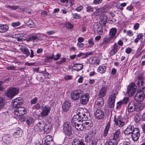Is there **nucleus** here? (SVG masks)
Segmentation results:
<instances>
[{
  "label": "nucleus",
  "mask_w": 145,
  "mask_h": 145,
  "mask_svg": "<svg viewBox=\"0 0 145 145\" xmlns=\"http://www.w3.org/2000/svg\"><path fill=\"white\" fill-rule=\"evenodd\" d=\"M44 142L42 145H50V143L52 141V137L51 135H47L44 138Z\"/></svg>",
  "instance_id": "bb28decb"
},
{
  "label": "nucleus",
  "mask_w": 145,
  "mask_h": 145,
  "mask_svg": "<svg viewBox=\"0 0 145 145\" xmlns=\"http://www.w3.org/2000/svg\"><path fill=\"white\" fill-rule=\"evenodd\" d=\"M19 91V89L18 88L10 87L6 90L5 95L9 98H12L18 93Z\"/></svg>",
  "instance_id": "f03ea898"
},
{
  "label": "nucleus",
  "mask_w": 145,
  "mask_h": 145,
  "mask_svg": "<svg viewBox=\"0 0 145 145\" xmlns=\"http://www.w3.org/2000/svg\"><path fill=\"white\" fill-rule=\"evenodd\" d=\"M52 55L53 56V59L55 61L58 60L61 56V54L59 53H57L55 56H54V54Z\"/></svg>",
  "instance_id": "c03bdc74"
},
{
  "label": "nucleus",
  "mask_w": 145,
  "mask_h": 145,
  "mask_svg": "<svg viewBox=\"0 0 145 145\" xmlns=\"http://www.w3.org/2000/svg\"><path fill=\"white\" fill-rule=\"evenodd\" d=\"M9 28L7 24H0V32L4 33Z\"/></svg>",
  "instance_id": "c756f323"
},
{
  "label": "nucleus",
  "mask_w": 145,
  "mask_h": 145,
  "mask_svg": "<svg viewBox=\"0 0 145 145\" xmlns=\"http://www.w3.org/2000/svg\"><path fill=\"white\" fill-rule=\"evenodd\" d=\"M137 85L139 87H141L142 89H144V87L143 86L144 82L143 79L141 77L139 78V80L137 83Z\"/></svg>",
  "instance_id": "72a5a7b5"
},
{
  "label": "nucleus",
  "mask_w": 145,
  "mask_h": 145,
  "mask_svg": "<svg viewBox=\"0 0 145 145\" xmlns=\"http://www.w3.org/2000/svg\"><path fill=\"white\" fill-rule=\"evenodd\" d=\"M133 131L131 134L132 139L134 141H137L140 136V130L138 128L135 127Z\"/></svg>",
  "instance_id": "f8f14e48"
},
{
  "label": "nucleus",
  "mask_w": 145,
  "mask_h": 145,
  "mask_svg": "<svg viewBox=\"0 0 145 145\" xmlns=\"http://www.w3.org/2000/svg\"><path fill=\"white\" fill-rule=\"evenodd\" d=\"M134 119L136 122H139L140 120V118L138 114H137L135 116Z\"/></svg>",
  "instance_id": "5fc2aeb1"
},
{
  "label": "nucleus",
  "mask_w": 145,
  "mask_h": 145,
  "mask_svg": "<svg viewBox=\"0 0 145 145\" xmlns=\"http://www.w3.org/2000/svg\"><path fill=\"white\" fill-rule=\"evenodd\" d=\"M120 133V129L117 130L114 134L113 138L110 140L108 144L110 145H117L119 140Z\"/></svg>",
  "instance_id": "7ed1b4c3"
},
{
  "label": "nucleus",
  "mask_w": 145,
  "mask_h": 145,
  "mask_svg": "<svg viewBox=\"0 0 145 145\" xmlns=\"http://www.w3.org/2000/svg\"><path fill=\"white\" fill-rule=\"evenodd\" d=\"M84 80V77L82 76H80L78 78V82L79 83H81L83 82Z\"/></svg>",
  "instance_id": "774afa93"
},
{
  "label": "nucleus",
  "mask_w": 145,
  "mask_h": 145,
  "mask_svg": "<svg viewBox=\"0 0 145 145\" xmlns=\"http://www.w3.org/2000/svg\"><path fill=\"white\" fill-rule=\"evenodd\" d=\"M86 11L88 12H93L94 10L93 7L91 6H87L86 7Z\"/></svg>",
  "instance_id": "49530a36"
},
{
  "label": "nucleus",
  "mask_w": 145,
  "mask_h": 145,
  "mask_svg": "<svg viewBox=\"0 0 145 145\" xmlns=\"http://www.w3.org/2000/svg\"><path fill=\"white\" fill-rule=\"evenodd\" d=\"M51 110V107L48 105H45L42 108V112L40 113V116L43 118L47 116Z\"/></svg>",
  "instance_id": "9d476101"
},
{
  "label": "nucleus",
  "mask_w": 145,
  "mask_h": 145,
  "mask_svg": "<svg viewBox=\"0 0 145 145\" xmlns=\"http://www.w3.org/2000/svg\"><path fill=\"white\" fill-rule=\"evenodd\" d=\"M135 128L133 125H129L127 128L124 131L125 134L126 135L131 134Z\"/></svg>",
  "instance_id": "5701e85b"
},
{
  "label": "nucleus",
  "mask_w": 145,
  "mask_h": 145,
  "mask_svg": "<svg viewBox=\"0 0 145 145\" xmlns=\"http://www.w3.org/2000/svg\"><path fill=\"white\" fill-rule=\"evenodd\" d=\"M127 35L129 36L132 37L133 35V33L131 31L128 30L127 31Z\"/></svg>",
  "instance_id": "13d9d810"
},
{
  "label": "nucleus",
  "mask_w": 145,
  "mask_h": 145,
  "mask_svg": "<svg viewBox=\"0 0 145 145\" xmlns=\"http://www.w3.org/2000/svg\"><path fill=\"white\" fill-rule=\"evenodd\" d=\"M94 32L95 33H98L100 32L99 27L97 26V27H95L94 28Z\"/></svg>",
  "instance_id": "bf43d9fd"
},
{
  "label": "nucleus",
  "mask_w": 145,
  "mask_h": 145,
  "mask_svg": "<svg viewBox=\"0 0 145 145\" xmlns=\"http://www.w3.org/2000/svg\"><path fill=\"white\" fill-rule=\"evenodd\" d=\"M112 94L110 95L109 99L108 101V103L109 107L113 108L114 105L115 98L117 94L116 91L115 90L113 91Z\"/></svg>",
  "instance_id": "0eeeda50"
},
{
  "label": "nucleus",
  "mask_w": 145,
  "mask_h": 145,
  "mask_svg": "<svg viewBox=\"0 0 145 145\" xmlns=\"http://www.w3.org/2000/svg\"><path fill=\"white\" fill-rule=\"evenodd\" d=\"M72 145H85L84 141L78 139H74L72 142Z\"/></svg>",
  "instance_id": "c85d7f7f"
},
{
  "label": "nucleus",
  "mask_w": 145,
  "mask_h": 145,
  "mask_svg": "<svg viewBox=\"0 0 145 145\" xmlns=\"http://www.w3.org/2000/svg\"><path fill=\"white\" fill-rule=\"evenodd\" d=\"M132 51V49L130 48H128L125 49V52L127 54L131 53Z\"/></svg>",
  "instance_id": "69168bd1"
},
{
  "label": "nucleus",
  "mask_w": 145,
  "mask_h": 145,
  "mask_svg": "<svg viewBox=\"0 0 145 145\" xmlns=\"http://www.w3.org/2000/svg\"><path fill=\"white\" fill-rule=\"evenodd\" d=\"M71 104L70 102L68 101H65L63 103L62 108L64 111L67 112L69 109Z\"/></svg>",
  "instance_id": "393cba45"
},
{
  "label": "nucleus",
  "mask_w": 145,
  "mask_h": 145,
  "mask_svg": "<svg viewBox=\"0 0 145 145\" xmlns=\"http://www.w3.org/2000/svg\"><path fill=\"white\" fill-rule=\"evenodd\" d=\"M72 78V76L71 75H66L64 76V79L65 80H69Z\"/></svg>",
  "instance_id": "de8ad7c7"
},
{
  "label": "nucleus",
  "mask_w": 145,
  "mask_h": 145,
  "mask_svg": "<svg viewBox=\"0 0 145 145\" xmlns=\"http://www.w3.org/2000/svg\"><path fill=\"white\" fill-rule=\"evenodd\" d=\"M3 141L7 144H8L11 141V138L9 135H5L2 137Z\"/></svg>",
  "instance_id": "cd10ccee"
},
{
  "label": "nucleus",
  "mask_w": 145,
  "mask_h": 145,
  "mask_svg": "<svg viewBox=\"0 0 145 145\" xmlns=\"http://www.w3.org/2000/svg\"><path fill=\"white\" fill-rule=\"evenodd\" d=\"M92 53L91 52L83 53L82 52L80 53L77 55V57H81L82 58L84 59L86 58L88 56L90 55Z\"/></svg>",
  "instance_id": "7c9ffc66"
},
{
  "label": "nucleus",
  "mask_w": 145,
  "mask_h": 145,
  "mask_svg": "<svg viewBox=\"0 0 145 145\" xmlns=\"http://www.w3.org/2000/svg\"><path fill=\"white\" fill-rule=\"evenodd\" d=\"M84 122H83L82 124L84 127L86 129L89 130L91 128V125L90 124V121H85Z\"/></svg>",
  "instance_id": "2f4dec72"
},
{
  "label": "nucleus",
  "mask_w": 145,
  "mask_h": 145,
  "mask_svg": "<svg viewBox=\"0 0 145 145\" xmlns=\"http://www.w3.org/2000/svg\"><path fill=\"white\" fill-rule=\"evenodd\" d=\"M137 87L135 83H131L128 86L127 93L129 96L133 95L135 93Z\"/></svg>",
  "instance_id": "6e6552de"
},
{
  "label": "nucleus",
  "mask_w": 145,
  "mask_h": 145,
  "mask_svg": "<svg viewBox=\"0 0 145 145\" xmlns=\"http://www.w3.org/2000/svg\"><path fill=\"white\" fill-rule=\"evenodd\" d=\"M81 111L82 113L80 112L79 114L82 117L83 121H87L89 119V114L87 109H81Z\"/></svg>",
  "instance_id": "a211bd4d"
},
{
  "label": "nucleus",
  "mask_w": 145,
  "mask_h": 145,
  "mask_svg": "<svg viewBox=\"0 0 145 145\" xmlns=\"http://www.w3.org/2000/svg\"><path fill=\"white\" fill-rule=\"evenodd\" d=\"M117 29L115 28H113L110 29L109 33V35L110 36V38L107 39L108 41H110L111 39L114 38H115L117 36L115 37L116 34L117 33Z\"/></svg>",
  "instance_id": "4be33fe9"
},
{
  "label": "nucleus",
  "mask_w": 145,
  "mask_h": 145,
  "mask_svg": "<svg viewBox=\"0 0 145 145\" xmlns=\"http://www.w3.org/2000/svg\"><path fill=\"white\" fill-rule=\"evenodd\" d=\"M129 100V98L128 97H126L124 98L122 101H122V103L123 104H126L128 103Z\"/></svg>",
  "instance_id": "864d4df0"
},
{
  "label": "nucleus",
  "mask_w": 145,
  "mask_h": 145,
  "mask_svg": "<svg viewBox=\"0 0 145 145\" xmlns=\"http://www.w3.org/2000/svg\"><path fill=\"white\" fill-rule=\"evenodd\" d=\"M75 126H72L74 127H75L76 130L78 131H81L83 130L84 129V127L83 126L82 123L80 124V123H78L76 124H75Z\"/></svg>",
  "instance_id": "c9c22d12"
},
{
  "label": "nucleus",
  "mask_w": 145,
  "mask_h": 145,
  "mask_svg": "<svg viewBox=\"0 0 145 145\" xmlns=\"http://www.w3.org/2000/svg\"><path fill=\"white\" fill-rule=\"evenodd\" d=\"M83 65L81 64L76 63L73 66V67L75 68L74 70L78 71L82 69Z\"/></svg>",
  "instance_id": "f704fd0d"
},
{
  "label": "nucleus",
  "mask_w": 145,
  "mask_h": 145,
  "mask_svg": "<svg viewBox=\"0 0 145 145\" xmlns=\"http://www.w3.org/2000/svg\"><path fill=\"white\" fill-rule=\"evenodd\" d=\"M107 17L106 16L103 15V18L100 19V25L102 27V28L100 29V33H102L103 29L105 30V27L106 26V23L107 22ZM101 33H100V35Z\"/></svg>",
  "instance_id": "6ab92c4d"
},
{
  "label": "nucleus",
  "mask_w": 145,
  "mask_h": 145,
  "mask_svg": "<svg viewBox=\"0 0 145 145\" xmlns=\"http://www.w3.org/2000/svg\"><path fill=\"white\" fill-rule=\"evenodd\" d=\"M53 56L52 55L51 56L47 57L45 59V61L46 62H50L52 59H53Z\"/></svg>",
  "instance_id": "4d7b16f0"
},
{
  "label": "nucleus",
  "mask_w": 145,
  "mask_h": 145,
  "mask_svg": "<svg viewBox=\"0 0 145 145\" xmlns=\"http://www.w3.org/2000/svg\"><path fill=\"white\" fill-rule=\"evenodd\" d=\"M20 25V22H13L12 23V25L13 27H16Z\"/></svg>",
  "instance_id": "6e6d98bb"
},
{
  "label": "nucleus",
  "mask_w": 145,
  "mask_h": 145,
  "mask_svg": "<svg viewBox=\"0 0 145 145\" xmlns=\"http://www.w3.org/2000/svg\"><path fill=\"white\" fill-rule=\"evenodd\" d=\"M123 104L122 101H121L118 102L117 104L116 108H120Z\"/></svg>",
  "instance_id": "680f3d73"
},
{
  "label": "nucleus",
  "mask_w": 145,
  "mask_h": 145,
  "mask_svg": "<svg viewBox=\"0 0 145 145\" xmlns=\"http://www.w3.org/2000/svg\"><path fill=\"white\" fill-rule=\"evenodd\" d=\"M20 50L23 54H25L26 56H28L30 54L29 51L27 48H20Z\"/></svg>",
  "instance_id": "e433bc0d"
},
{
  "label": "nucleus",
  "mask_w": 145,
  "mask_h": 145,
  "mask_svg": "<svg viewBox=\"0 0 145 145\" xmlns=\"http://www.w3.org/2000/svg\"><path fill=\"white\" fill-rule=\"evenodd\" d=\"M109 128V126L107 125L105 129L104 130L103 135H102V137L103 136L104 137H105L107 136Z\"/></svg>",
  "instance_id": "a19ab883"
},
{
  "label": "nucleus",
  "mask_w": 145,
  "mask_h": 145,
  "mask_svg": "<svg viewBox=\"0 0 145 145\" xmlns=\"http://www.w3.org/2000/svg\"><path fill=\"white\" fill-rule=\"evenodd\" d=\"M145 97L144 91L141 89L138 91L135 95V100L137 102H141L143 101Z\"/></svg>",
  "instance_id": "1a4fd4ad"
},
{
  "label": "nucleus",
  "mask_w": 145,
  "mask_h": 145,
  "mask_svg": "<svg viewBox=\"0 0 145 145\" xmlns=\"http://www.w3.org/2000/svg\"><path fill=\"white\" fill-rule=\"evenodd\" d=\"M144 108V106L141 103H136L131 101L129 105L128 111L130 112H132L134 110L139 111L142 110Z\"/></svg>",
  "instance_id": "f257e3e1"
},
{
  "label": "nucleus",
  "mask_w": 145,
  "mask_h": 145,
  "mask_svg": "<svg viewBox=\"0 0 145 145\" xmlns=\"http://www.w3.org/2000/svg\"><path fill=\"white\" fill-rule=\"evenodd\" d=\"M63 131L65 134L67 136H69L72 134L71 127L67 123H65L63 125Z\"/></svg>",
  "instance_id": "9b49d317"
},
{
  "label": "nucleus",
  "mask_w": 145,
  "mask_h": 145,
  "mask_svg": "<svg viewBox=\"0 0 145 145\" xmlns=\"http://www.w3.org/2000/svg\"><path fill=\"white\" fill-rule=\"evenodd\" d=\"M4 99L3 97H0V110L3 108L4 105Z\"/></svg>",
  "instance_id": "a18cd8bd"
},
{
  "label": "nucleus",
  "mask_w": 145,
  "mask_h": 145,
  "mask_svg": "<svg viewBox=\"0 0 145 145\" xmlns=\"http://www.w3.org/2000/svg\"><path fill=\"white\" fill-rule=\"evenodd\" d=\"M23 99L21 97L15 99L12 101V106L14 108L18 107L23 104Z\"/></svg>",
  "instance_id": "ddd939ff"
},
{
  "label": "nucleus",
  "mask_w": 145,
  "mask_h": 145,
  "mask_svg": "<svg viewBox=\"0 0 145 145\" xmlns=\"http://www.w3.org/2000/svg\"><path fill=\"white\" fill-rule=\"evenodd\" d=\"M83 94V92L81 90H75L72 91L71 93V98L74 101L77 100Z\"/></svg>",
  "instance_id": "423d86ee"
},
{
  "label": "nucleus",
  "mask_w": 145,
  "mask_h": 145,
  "mask_svg": "<svg viewBox=\"0 0 145 145\" xmlns=\"http://www.w3.org/2000/svg\"><path fill=\"white\" fill-rule=\"evenodd\" d=\"M28 26L31 28H34L35 27V25L32 20H29L27 23Z\"/></svg>",
  "instance_id": "79ce46f5"
},
{
  "label": "nucleus",
  "mask_w": 145,
  "mask_h": 145,
  "mask_svg": "<svg viewBox=\"0 0 145 145\" xmlns=\"http://www.w3.org/2000/svg\"><path fill=\"white\" fill-rule=\"evenodd\" d=\"M114 121L116 125L121 127L124 125V122L122 120L121 117L120 116H115L114 117Z\"/></svg>",
  "instance_id": "f3484780"
},
{
  "label": "nucleus",
  "mask_w": 145,
  "mask_h": 145,
  "mask_svg": "<svg viewBox=\"0 0 145 145\" xmlns=\"http://www.w3.org/2000/svg\"><path fill=\"white\" fill-rule=\"evenodd\" d=\"M102 87L100 89V97H105L106 93L107 86L104 81H102ZM104 104V99L100 97V106L103 105Z\"/></svg>",
  "instance_id": "20e7f679"
},
{
  "label": "nucleus",
  "mask_w": 145,
  "mask_h": 145,
  "mask_svg": "<svg viewBox=\"0 0 145 145\" xmlns=\"http://www.w3.org/2000/svg\"><path fill=\"white\" fill-rule=\"evenodd\" d=\"M35 121V119L30 116H27L26 119V123L28 126H32Z\"/></svg>",
  "instance_id": "a878e982"
},
{
  "label": "nucleus",
  "mask_w": 145,
  "mask_h": 145,
  "mask_svg": "<svg viewBox=\"0 0 145 145\" xmlns=\"http://www.w3.org/2000/svg\"><path fill=\"white\" fill-rule=\"evenodd\" d=\"M89 97V94L88 93H86L82 95L80 97V103L83 105L86 104L88 102Z\"/></svg>",
  "instance_id": "dca6fc26"
},
{
  "label": "nucleus",
  "mask_w": 145,
  "mask_h": 145,
  "mask_svg": "<svg viewBox=\"0 0 145 145\" xmlns=\"http://www.w3.org/2000/svg\"><path fill=\"white\" fill-rule=\"evenodd\" d=\"M66 61V59L65 58H62L59 61L56 62L57 64H60L65 63Z\"/></svg>",
  "instance_id": "3c124183"
},
{
  "label": "nucleus",
  "mask_w": 145,
  "mask_h": 145,
  "mask_svg": "<svg viewBox=\"0 0 145 145\" xmlns=\"http://www.w3.org/2000/svg\"><path fill=\"white\" fill-rule=\"evenodd\" d=\"M96 133V132L95 130L89 132L85 137V141L87 142L91 141L93 139Z\"/></svg>",
  "instance_id": "4468645a"
},
{
  "label": "nucleus",
  "mask_w": 145,
  "mask_h": 145,
  "mask_svg": "<svg viewBox=\"0 0 145 145\" xmlns=\"http://www.w3.org/2000/svg\"><path fill=\"white\" fill-rule=\"evenodd\" d=\"M99 99H98L95 101L94 105L95 108L97 109L94 114V115L96 118L98 120L100 119V110L99 109L100 107Z\"/></svg>",
  "instance_id": "2eb2a0df"
},
{
  "label": "nucleus",
  "mask_w": 145,
  "mask_h": 145,
  "mask_svg": "<svg viewBox=\"0 0 145 145\" xmlns=\"http://www.w3.org/2000/svg\"><path fill=\"white\" fill-rule=\"evenodd\" d=\"M27 109L24 107H20L16 108L14 110L15 115L20 118L27 113Z\"/></svg>",
  "instance_id": "39448f33"
},
{
  "label": "nucleus",
  "mask_w": 145,
  "mask_h": 145,
  "mask_svg": "<svg viewBox=\"0 0 145 145\" xmlns=\"http://www.w3.org/2000/svg\"><path fill=\"white\" fill-rule=\"evenodd\" d=\"M44 121H42L37 124L34 126V130L37 132H41L43 129L44 126Z\"/></svg>",
  "instance_id": "aec40b11"
},
{
  "label": "nucleus",
  "mask_w": 145,
  "mask_h": 145,
  "mask_svg": "<svg viewBox=\"0 0 145 145\" xmlns=\"http://www.w3.org/2000/svg\"><path fill=\"white\" fill-rule=\"evenodd\" d=\"M6 7L8 8H12L13 10H16L19 8V6L17 5L10 6V5H8Z\"/></svg>",
  "instance_id": "09e8293b"
},
{
  "label": "nucleus",
  "mask_w": 145,
  "mask_h": 145,
  "mask_svg": "<svg viewBox=\"0 0 145 145\" xmlns=\"http://www.w3.org/2000/svg\"><path fill=\"white\" fill-rule=\"evenodd\" d=\"M66 27L69 29H71L73 27V25L70 23L66 22L65 24Z\"/></svg>",
  "instance_id": "8fccbe9b"
},
{
  "label": "nucleus",
  "mask_w": 145,
  "mask_h": 145,
  "mask_svg": "<svg viewBox=\"0 0 145 145\" xmlns=\"http://www.w3.org/2000/svg\"><path fill=\"white\" fill-rule=\"evenodd\" d=\"M118 46L116 44L113 45V48L110 52V55H113L115 54L118 51Z\"/></svg>",
  "instance_id": "473e14b6"
},
{
  "label": "nucleus",
  "mask_w": 145,
  "mask_h": 145,
  "mask_svg": "<svg viewBox=\"0 0 145 145\" xmlns=\"http://www.w3.org/2000/svg\"><path fill=\"white\" fill-rule=\"evenodd\" d=\"M106 67L105 66H103L100 68V71H101L100 73H104L106 71Z\"/></svg>",
  "instance_id": "e2e57ef3"
},
{
  "label": "nucleus",
  "mask_w": 145,
  "mask_h": 145,
  "mask_svg": "<svg viewBox=\"0 0 145 145\" xmlns=\"http://www.w3.org/2000/svg\"><path fill=\"white\" fill-rule=\"evenodd\" d=\"M80 115L78 114L74 116L71 121L72 126H75V124L78 123L82 121V118L80 117Z\"/></svg>",
  "instance_id": "412c9836"
},
{
  "label": "nucleus",
  "mask_w": 145,
  "mask_h": 145,
  "mask_svg": "<svg viewBox=\"0 0 145 145\" xmlns=\"http://www.w3.org/2000/svg\"><path fill=\"white\" fill-rule=\"evenodd\" d=\"M38 100V98L36 97L33 99L31 100V102L32 104H35L37 101Z\"/></svg>",
  "instance_id": "052dcab7"
},
{
  "label": "nucleus",
  "mask_w": 145,
  "mask_h": 145,
  "mask_svg": "<svg viewBox=\"0 0 145 145\" xmlns=\"http://www.w3.org/2000/svg\"><path fill=\"white\" fill-rule=\"evenodd\" d=\"M73 17L75 18L79 19L80 17V15L74 13L73 15Z\"/></svg>",
  "instance_id": "338daca9"
},
{
  "label": "nucleus",
  "mask_w": 145,
  "mask_h": 145,
  "mask_svg": "<svg viewBox=\"0 0 145 145\" xmlns=\"http://www.w3.org/2000/svg\"><path fill=\"white\" fill-rule=\"evenodd\" d=\"M44 131L46 133L50 132L52 128V125L51 122H48L44 125L43 127Z\"/></svg>",
  "instance_id": "b1692460"
},
{
  "label": "nucleus",
  "mask_w": 145,
  "mask_h": 145,
  "mask_svg": "<svg viewBox=\"0 0 145 145\" xmlns=\"http://www.w3.org/2000/svg\"><path fill=\"white\" fill-rule=\"evenodd\" d=\"M21 131L20 129L19 128L18 130L15 132L13 134V136L15 138H17L20 136L21 135Z\"/></svg>",
  "instance_id": "58836bf2"
},
{
  "label": "nucleus",
  "mask_w": 145,
  "mask_h": 145,
  "mask_svg": "<svg viewBox=\"0 0 145 145\" xmlns=\"http://www.w3.org/2000/svg\"><path fill=\"white\" fill-rule=\"evenodd\" d=\"M23 35L22 33H18L16 35H12V37L15 38H19L20 37H21V35Z\"/></svg>",
  "instance_id": "0e129e2a"
},
{
  "label": "nucleus",
  "mask_w": 145,
  "mask_h": 145,
  "mask_svg": "<svg viewBox=\"0 0 145 145\" xmlns=\"http://www.w3.org/2000/svg\"><path fill=\"white\" fill-rule=\"evenodd\" d=\"M88 43L89 44L88 47H90L93 45L94 44L93 39L91 37L88 40Z\"/></svg>",
  "instance_id": "37998d69"
},
{
  "label": "nucleus",
  "mask_w": 145,
  "mask_h": 145,
  "mask_svg": "<svg viewBox=\"0 0 145 145\" xmlns=\"http://www.w3.org/2000/svg\"><path fill=\"white\" fill-rule=\"evenodd\" d=\"M38 37L36 36H33L29 37L26 40L27 41H37L38 40Z\"/></svg>",
  "instance_id": "4c0bfd02"
},
{
  "label": "nucleus",
  "mask_w": 145,
  "mask_h": 145,
  "mask_svg": "<svg viewBox=\"0 0 145 145\" xmlns=\"http://www.w3.org/2000/svg\"><path fill=\"white\" fill-rule=\"evenodd\" d=\"M95 8L96 10L93 12V14L96 16L99 15L100 13V10L99 8L97 7H95Z\"/></svg>",
  "instance_id": "603ef678"
},
{
  "label": "nucleus",
  "mask_w": 145,
  "mask_h": 145,
  "mask_svg": "<svg viewBox=\"0 0 145 145\" xmlns=\"http://www.w3.org/2000/svg\"><path fill=\"white\" fill-rule=\"evenodd\" d=\"M137 38L139 40L141 39L142 41H145V35L144 36L142 33H140L138 35Z\"/></svg>",
  "instance_id": "ea45409f"
}]
</instances>
